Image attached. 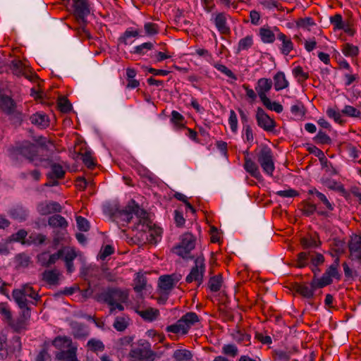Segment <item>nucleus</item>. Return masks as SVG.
Segmentation results:
<instances>
[{
  "mask_svg": "<svg viewBox=\"0 0 361 361\" xmlns=\"http://www.w3.org/2000/svg\"><path fill=\"white\" fill-rule=\"evenodd\" d=\"M261 102L267 109L278 114L281 113L283 110V106L280 103L272 102L269 97Z\"/></svg>",
  "mask_w": 361,
  "mask_h": 361,
  "instance_id": "obj_42",
  "label": "nucleus"
},
{
  "mask_svg": "<svg viewBox=\"0 0 361 361\" xmlns=\"http://www.w3.org/2000/svg\"><path fill=\"white\" fill-rule=\"evenodd\" d=\"M129 356L134 361H154L156 354L151 350V345L148 341L140 340L132 345Z\"/></svg>",
  "mask_w": 361,
  "mask_h": 361,
  "instance_id": "obj_6",
  "label": "nucleus"
},
{
  "mask_svg": "<svg viewBox=\"0 0 361 361\" xmlns=\"http://www.w3.org/2000/svg\"><path fill=\"white\" fill-rule=\"evenodd\" d=\"M257 161L263 171L267 175L271 176L275 169L271 150L267 147L261 149L257 157Z\"/></svg>",
  "mask_w": 361,
  "mask_h": 361,
  "instance_id": "obj_10",
  "label": "nucleus"
},
{
  "mask_svg": "<svg viewBox=\"0 0 361 361\" xmlns=\"http://www.w3.org/2000/svg\"><path fill=\"white\" fill-rule=\"evenodd\" d=\"M133 230L144 232L146 234V240L151 244H157L161 238L162 229L152 224L147 212L141 223L136 224L132 226Z\"/></svg>",
  "mask_w": 361,
  "mask_h": 361,
  "instance_id": "obj_4",
  "label": "nucleus"
},
{
  "mask_svg": "<svg viewBox=\"0 0 361 361\" xmlns=\"http://www.w3.org/2000/svg\"><path fill=\"white\" fill-rule=\"evenodd\" d=\"M48 224L53 228H66L68 222L64 217L59 214H54L49 218Z\"/></svg>",
  "mask_w": 361,
  "mask_h": 361,
  "instance_id": "obj_31",
  "label": "nucleus"
},
{
  "mask_svg": "<svg viewBox=\"0 0 361 361\" xmlns=\"http://www.w3.org/2000/svg\"><path fill=\"white\" fill-rule=\"evenodd\" d=\"M66 238H67V233H66L65 228L62 229L61 231H55L54 236L53 238V242H52L53 247L54 249L58 247L62 242L66 241Z\"/></svg>",
  "mask_w": 361,
  "mask_h": 361,
  "instance_id": "obj_45",
  "label": "nucleus"
},
{
  "mask_svg": "<svg viewBox=\"0 0 361 361\" xmlns=\"http://www.w3.org/2000/svg\"><path fill=\"white\" fill-rule=\"evenodd\" d=\"M245 170L258 180H262V176L257 164L250 158H245L244 164Z\"/></svg>",
  "mask_w": 361,
  "mask_h": 361,
  "instance_id": "obj_27",
  "label": "nucleus"
},
{
  "mask_svg": "<svg viewBox=\"0 0 361 361\" xmlns=\"http://www.w3.org/2000/svg\"><path fill=\"white\" fill-rule=\"evenodd\" d=\"M51 171L47 174L49 179H61L65 175V170L63 166L59 164H54L51 165Z\"/></svg>",
  "mask_w": 361,
  "mask_h": 361,
  "instance_id": "obj_34",
  "label": "nucleus"
},
{
  "mask_svg": "<svg viewBox=\"0 0 361 361\" xmlns=\"http://www.w3.org/2000/svg\"><path fill=\"white\" fill-rule=\"evenodd\" d=\"M253 44L252 37L251 36H246L245 37L241 39L238 43V49L239 50H246L251 47Z\"/></svg>",
  "mask_w": 361,
  "mask_h": 361,
  "instance_id": "obj_60",
  "label": "nucleus"
},
{
  "mask_svg": "<svg viewBox=\"0 0 361 361\" xmlns=\"http://www.w3.org/2000/svg\"><path fill=\"white\" fill-rule=\"evenodd\" d=\"M290 112L298 119L302 118L305 114L302 104L299 102L291 106Z\"/></svg>",
  "mask_w": 361,
  "mask_h": 361,
  "instance_id": "obj_49",
  "label": "nucleus"
},
{
  "mask_svg": "<svg viewBox=\"0 0 361 361\" xmlns=\"http://www.w3.org/2000/svg\"><path fill=\"white\" fill-rule=\"evenodd\" d=\"M8 214L13 219H16L20 221H25L28 215L27 211L20 206H17L11 209L8 212Z\"/></svg>",
  "mask_w": 361,
  "mask_h": 361,
  "instance_id": "obj_30",
  "label": "nucleus"
},
{
  "mask_svg": "<svg viewBox=\"0 0 361 361\" xmlns=\"http://www.w3.org/2000/svg\"><path fill=\"white\" fill-rule=\"evenodd\" d=\"M313 279L310 283V285L302 284L299 285L297 288L298 292L303 297L310 299L312 298L314 295V291L317 289L322 288V287H316L313 286Z\"/></svg>",
  "mask_w": 361,
  "mask_h": 361,
  "instance_id": "obj_28",
  "label": "nucleus"
},
{
  "mask_svg": "<svg viewBox=\"0 0 361 361\" xmlns=\"http://www.w3.org/2000/svg\"><path fill=\"white\" fill-rule=\"evenodd\" d=\"M134 216L135 222L133 226L137 223H141V220L147 216V212L140 208L134 200H131L124 209H118L114 214V219L122 226L130 223Z\"/></svg>",
  "mask_w": 361,
  "mask_h": 361,
  "instance_id": "obj_3",
  "label": "nucleus"
},
{
  "mask_svg": "<svg viewBox=\"0 0 361 361\" xmlns=\"http://www.w3.org/2000/svg\"><path fill=\"white\" fill-rule=\"evenodd\" d=\"M348 154L354 161H357L361 157V150L359 147L348 145L346 148Z\"/></svg>",
  "mask_w": 361,
  "mask_h": 361,
  "instance_id": "obj_55",
  "label": "nucleus"
},
{
  "mask_svg": "<svg viewBox=\"0 0 361 361\" xmlns=\"http://www.w3.org/2000/svg\"><path fill=\"white\" fill-rule=\"evenodd\" d=\"M192 355L190 350L186 349H178L173 352V358L176 361L190 360Z\"/></svg>",
  "mask_w": 361,
  "mask_h": 361,
  "instance_id": "obj_37",
  "label": "nucleus"
},
{
  "mask_svg": "<svg viewBox=\"0 0 361 361\" xmlns=\"http://www.w3.org/2000/svg\"><path fill=\"white\" fill-rule=\"evenodd\" d=\"M298 26L300 28L310 30V27L315 25L312 18H305L298 21Z\"/></svg>",
  "mask_w": 361,
  "mask_h": 361,
  "instance_id": "obj_62",
  "label": "nucleus"
},
{
  "mask_svg": "<svg viewBox=\"0 0 361 361\" xmlns=\"http://www.w3.org/2000/svg\"><path fill=\"white\" fill-rule=\"evenodd\" d=\"M256 120L259 127L267 132L274 131L276 122L261 107L256 111Z\"/></svg>",
  "mask_w": 361,
  "mask_h": 361,
  "instance_id": "obj_16",
  "label": "nucleus"
},
{
  "mask_svg": "<svg viewBox=\"0 0 361 361\" xmlns=\"http://www.w3.org/2000/svg\"><path fill=\"white\" fill-rule=\"evenodd\" d=\"M327 116L334 120L336 123L342 124L345 122L343 120L341 113L337 108L328 107L326 111Z\"/></svg>",
  "mask_w": 361,
  "mask_h": 361,
  "instance_id": "obj_35",
  "label": "nucleus"
},
{
  "mask_svg": "<svg viewBox=\"0 0 361 361\" xmlns=\"http://www.w3.org/2000/svg\"><path fill=\"white\" fill-rule=\"evenodd\" d=\"M0 110L11 118L22 119V114L18 109L16 103L9 96L0 94Z\"/></svg>",
  "mask_w": 361,
  "mask_h": 361,
  "instance_id": "obj_9",
  "label": "nucleus"
},
{
  "mask_svg": "<svg viewBox=\"0 0 361 361\" xmlns=\"http://www.w3.org/2000/svg\"><path fill=\"white\" fill-rule=\"evenodd\" d=\"M61 206L57 202H45L38 204L37 210L41 215H47L54 212H60Z\"/></svg>",
  "mask_w": 361,
  "mask_h": 361,
  "instance_id": "obj_21",
  "label": "nucleus"
},
{
  "mask_svg": "<svg viewBox=\"0 0 361 361\" xmlns=\"http://www.w3.org/2000/svg\"><path fill=\"white\" fill-rule=\"evenodd\" d=\"M180 275L171 274L161 276L159 279V287L166 293L170 291L180 281Z\"/></svg>",
  "mask_w": 361,
  "mask_h": 361,
  "instance_id": "obj_17",
  "label": "nucleus"
},
{
  "mask_svg": "<svg viewBox=\"0 0 361 361\" xmlns=\"http://www.w3.org/2000/svg\"><path fill=\"white\" fill-rule=\"evenodd\" d=\"M62 252V258L63 259L67 271L71 274L74 271L73 260L76 258L77 254L75 250L70 247H63L60 249Z\"/></svg>",
  "mask_w": 361,
  "mask_h": 361,
  "instance_id": "obj_18",
  "label": "nucleus"
},
{
  "mask_svg": "<svg viewBox=\"0 0 361 361\" xmlns=\"http://www.w3.org/2000/svg\"><path fill=\"white\" fill-rule=\"evenodd\" d=\"M349 258L352 261L361 262V235L353 233L348 242Z\"/></svg>",
  "mask_w": 361,
  "mask_h": 361,
  "instance_id": "obj_15",
  "label": "nucleus"
},
{
  "mask_svg": "<svg viewBox=\"0 0 361 361\" xmlns=\"http://www.w3.org/2000/svg\"><path fill=\"white\" fill-rule=\"evenodd\" d=\"M12 297L18 307L22 310L25 319L30 317V305H36L40 299L39 294L28 284H24L19 288L13 289Z\"/></svg>",
  "mask_w": 361,
  "mask_h": 361,
  "instance_id": "obj_1",
  "label": "nucleus"
},
{
  "mask_svg": "<svg viewBox=\"0 0 361 361\" xmlns=\"http://www.w3.org/2000/svg\"><path fill=\"white\" fill-rule=\"evenodd\" d=\"M82 160L84 164L89 169H92L95 166V163L90 152H85L82 154Z\"/></svg>",
  "mask_w": 361,
  "mask_h": 361,
  "instance_id": "obj_63",
  "label": "nucleus"
},
{
  "mask_svg": "<svg viewBox=\"0 0 361 361\" xmlns=\"http://www.w3.org/2000/svg\"><path fill=\"white\" fill-rule=\"evenodd\" d=\"M322 183L331 190H338L340 188V184L334 179L329 178L326 176H323L321 178Z\"/></svg>",
  "mask_w": 361,
  "mask_h": 361,
  "instance_id": "obj_56",
  "label": "nucleus"
},
{
  "mask_svg": "<svg viewBox=\"0 0 361 361\" xmlns=\"http://www.w3.org/2000/svg\"><path fill=\"white\" fill-rule=\"evenodd\" d=\"M214 22L221 34L226 33V16L224 13H219L214 18Z\"/></svg>",
  "mask_w": 361,
  "mask_h": 361,
  "instance_id": "obj_38",
  "label": "nucleus"
},
{
  "mask_svg": "<svg viewBox=\"0 0 361 361\" xmlns=\"http://www.w3.org/2000/svg\"><path fill=\"white\" fill-rule=\"evenodd\" d=\"M184 121L185 118L183 115H181L177 111H172L171 112V122L177 128H180L184 127Z\"/></svg>",
  "mask_w": 361,
  "mask_h": 361,
  "instance_id": "obj_48",
  "label": "nucleus"
},
{
  "mask_svg": "<svg viewBox=\"0 0 361 361\" xmlns=\"http://www.w3.org/2000/svg\"><path fill=\"white\" fill-rule=\"evenodd\" d=\"M10 354L6 337L4 336H0V359L5 360Z\"/></svg>",
  "mask_w": 361,
  "mask_h": 361,
  "instance_id": "obj_54",
  "label": "nucleus"
},
{
  "mask_svg": "<svg viewBox=\"0 0 361 361\" xmlns=\"http://www.w3.org/2000/svg\"><path fill=\"white\" fill-rule=\"evenodd\" d=\"M76 223L78 228L81 231H87L90 229L89 221L81 216L76 217Z\"/></svg>",
  "mask_w": 361,
  "mask_h": 361,
  "instance_id": "obj_61",
  "label": "nucleus"
},
{
  "mask_svg": "<svg viewBox=\"0 0 361 361\" xmlns=\"http://www.w3.org/2000/svg\"><path fill=\"white\" fill-rule=\"evenodd\" d=\"M222 283V276H216L212 277L209 281V288L212 292H217L219 290Z\"/></svg>",
  "mask_w": 361,
  "mask_h": 361,
  "instance_id": "obj_53",
  "label": "nucleus"
},
{
  "mask_svg": "<svg viewBox=\"0 0 361 361\" xmlns=\"http://www.w3.org/2000/svg\"><path fill=\"white\" fill-rule=\"evenodd\" d=\"M320 162L322 169L325 171L327 176H331L338 173L337 169L329 161H328L327 159H320Z\"/></svg>",
  "mask_w": 361,
  "mask_h": 361,
  "instance_id": "obj_43",
  "label": "nucleus"
},
{
  "mask_svg": "<svg viewBox=\"0 0 361 361\" xmlns=\"http://www.w3.org/2000/svg\"><path fill=\"white\" fill-rule=\"evenodd\" d=\"M32 124L35 126L44 129L49 126V119L48 116L43 112H36L30 117Z\"/></svg>",
  "mask_w": 361,
  "mask_h": 361,
  "instance_id": "obj_24",
  "label": "nucleus"
},
{
  "mask_svg": "<svg viewBox=\"0 0 361 361\" xmlns=\"http://www.w3.org/2000/svg\"><path fill=\"white\" fill-rule=\"evenodd\" d=\"M343 115L350 118H358L361 117V111L350 105H345L341 110Z\"/></svg>",
  "mask_w": 361,
  "mask_h": 361,
  "instance_id": "obj_39",
  "label": "nucleus"
},
{
  "mask_svg": "<svg viewBox=\"0 0 361 361\" xmlns=\"http://www.w3.org/2000/svg\"><path fill=\"white\" fill-rule=\"evenodd\" d=\"M87 346L93 352L103 351L104 350V343L98 339L91 338L87 341Z\"/></svg>",
  "mask_w": 361,
  "mask_h": 361,
  "instance_id": "obj_52",
  "label": "nucleus"
},
{
  "mask_svg": "<svg viewBox=\"0 0 361 361\" xmlns=\"http://www.w3.org/2000/svg\"><path fill=\"white\" fill-rule=\"evenodd\" d=\"M134 290L137 293L142 292L146 286V277L142 274H137L135 279Z\"/></svg>",
  "mask_w": 361,
  "mask_h": 361,
  "instance_id": "obj_50",
  "label": "nucleus"
},
{
  "mask_svg": "<svg viewBox=\"0 0 361 361\" xmlns=\"http://www.w3.org/2000/svg\"><path fill=\"white\" fill-rule=\"evenodd\" d=\"M58 107L61 112L67 113L71 109V104L67 99L61 98L58 102Z\"/></svg>",
  "mask_w": 361,
  "mask_h": 361,
  "instance_id": "obj_64",
  "label": "nucleus"
},
{
  "mask_svg": "<svg viewBox=\"0 0 361 361\" xmlns=\"http://www.w3.org/2000/svg\"><path fill=\"white\" fill-rule=\"evenodd\" d=\"M52 345L59 351H66L70 350L71 348L78 347L76 345L73 343L72 339L68 336H58L52 341Z\"/></svg>",
  "mask_w": 361,
  "mask_h": 361,
  "instance_id": "obj_20",
  "label": "nucleus"
},
{
  "mask_svg": "<svg viewBox=\"0 0 361 361\" xmlns=\"http://www.w3.org/2000/svg\"><path fill=\"white\" fill-rule=\"evenodd\" d=\"M261 40L266 44L273 43L276 39L274 32L267 27H262L259 30Z\"/></svg>",
  "mask_w": 361,
  "mask_h": 361,
  "instance_id": "obj_36",
  "label": "nucleus"
},
{
  "mask_svg": "<svg viewBox=\"0 0 361 361\" xmlns=\"http://www.w3.org/2000/svg\"><path fill=\"white\" fill-rule=\"evenodd\" d=\"M319 144H329L331 142L330 137L324 132L319 130L314 138Z\"/></svg>",
  "mask_w": 361,
  "mask_h": 361,
  "instance_id": "obj_58",
  "label": "nucleus"
},
{
  "mask_svg": "<svg viewBox=\"0 0 361 361\" xmlns=\"http://www.w3.org/2000/svg\"><path fill=\"white\" fill-rule=\"evenodd\" d=\"M274 88L276 91H280L288 87L289 82L286 78L283 72L279 71L274 76Z\"/></svg>",
  "mask_w": 361,
  "mask_h": 361,
  "instance_id": "obj_29",
  "label": "nucleus"
},
{
  "mask_svg": "<svg viewBox=\"0 0 361 361\" xmlns=\"http://www.w3.org/2000/svg\"><path fill=\"white\" fill-rule=\"evenodd\" d=\"M342 51L345 56L353 57L358 54L359 49L357 46L346 43L343 45Z\"/></svg>",
  "mask_w": 361,
  "mask_h": 361,
  "instance_id": "obj_51",
  "label": "nucleus"
},
{
  "mask_svg": "<svg viewBox=\"0 0 361 361\" xmlns=\"http://www.w3.org/2000/svg\"><path fill=\"white\" fill-rule=\"evenodd\" d=\"M96 299L99 302L107 304L110 314H115L116 311L124 310L123 303L128 301V293L118 288H107L98 294Z\"/></svg>",
  "mask_w": 361,
  "mask_h": 361,
  "instance_id": "obj_2",
  "label": "nucleus"
},
{
  "mask_svg": "<svg viewBox=\"0 0 361 361\" xmlns=\"http://www.w3.org/2000/svg\"><path fill=\"white\" fill-rule=\"evenodd\" d=\"M18 154L24 157L35 166H39L40 163L38 161L39 147L30 142H25L16 149Z\"/></svg>",
  "mask_w": 361,
  "mask_h": 361,
  "instance_id": "obj_11",
  "label": "nucleus"
},
{
  "mask_svg": "<svg viewBox=\"0 0 361 361\" xmlns=\"http://www.w3.org/2000/svg\"><path fill=\"white\" fill-rule=\"evenodd\" d=\"M77 350L78 347H73L66 351H58L55 354V358L59 361H78Z\"/></svg>",
  "mask_w": 361,
  "mask_h": 361,
  "instance_id": "obj_26",
  "label": "nucleus"
},
{
  "mask_svg": "<svg viewBox=\"0 0 361 361\" xmlns=\"http://www.w3.org/2000/svg\"><path fill=\"white\" fill-rule=\"evenodd\" d=\"M11 69L13 73L17 76L25 75V67L20 61H12L11 64Z\"/></svg>",
  "mask_w": 361,
  "mask_h": 361,
  "instance_id": "obj_47",
  "label": "nucleus"
},
{
  "mask_svg": "<svg viewBox=\"0 0 361 361\" xmlns=\"http://www.w3.org/2000/svg\"><path fill=\"white\" fill-rule=\"evenodd\" d=\"M75 16L79 23L78 28L80 35L90 37V32L85 26L87 23V17L90 13V8L87 0H73Z\"/></svg>",
  "mask_w": 361,
  "mask_h": 361,
  "instance_id": "obj_5",
  "label": "nucleus"
},
{
  "mask_svg": "<svg viewBox=\"0 0 361 361\" xmlns=\"http://www.w3.org/2000/svg\"><path fill=\"white\" fill-rule=\"evenodd\" d=\"M59 275L58 271L55 269L47 270L43 273V279L48 283L54 285L58 282Z\"/></svg>",
  "mask_w": 361,
  "mask_h": 361,
  "instance_id": "obj_41",
  "label": "nucleus"
},
{
  "mask_svg": "<svg viewBox=\"0 0 361 361\" xmlns=\"http://www.w3.org/2000/svg\"><path fill=\"white\" fill-rule=\"evenodd\" d=\"M272 81L269 78H260L258 80L255 90L261 101L268 98L267 93L271 89Z\"/></svg>",
  "mask_w": 361,
  "mask_h": 361,
  "instance_id": "obj_19",
  "label": "nucleus"
},
{
  "mask_svg": "<svg viewBox=\"0 0 361 361\" xmlns=\"http://www.w3.org/2000/svg\"><path fill=\"white\" fill-rule=\"evenodd\" d=\"M277 39L281 42V44L279 48L282 54L287 56L294 49V44L290 37L286 36L282 32H279L277 35Z\"/></svg>",
  "mask_w": 361,
  "mask_h": 361,
  "instance_id": "obj_22",
  "label": "nucleus"
},
{
  "mask_svg": "<svg viewBox=\"0 0 361 361\" xmlns=\"http://www.w3.org/2000/svg\"><path fill=\"white\" fill-rule=\"evenodd\" d=\"M28 319H25L22 314L21 317L17 319L16 320H13L11 318V319L8 321V323L15 331L18 332L25 328V321Z\"/></svg>",
  "mask_w": 361,
  "mask_h": 361,
  "instance_id": "obj_44",
  "label": "nucleus"
},
{
  "mask_svg": "<svg viewBox=\"0 0 361 361\" xmlns=\"http://www.w3.org/2000/svg\"><path fill=\"white\" fill-rule=\"evenodd\" d=\"M309 259H310V266H319L324 262V257L320 253L311 255L310 252H302L298 255L296 266L299 268L306 267L308 264Z\"/></svg>",
  "mask_w": 361,
  "mask_h": 361,
  "instance_id": "obj_14",
  "label": "nucleus"
},
{
  "mask_svg": "<svg viewBox=\"0 0 361 361\" xmlns=\"http://www.w3.org/2000/svg\"><path fill=\"white\" fill-rule=\"evenodd\" d=\"M228 123L230 125V128L232 133H237L238 132V118L236 114L234 111L231 110L230 111V115L228 118Z\"/></svg>",
  "mask_w": 361,
  "mask_h": 361,
  "instance_id": "obj_57",
  "label": "nucleus"
},
{
  "mask_svg": "<svg viewBox=\"0 0 361 361\" xmlns=\"http://www.w3.org/2000/svg\"><path fill=\"white\" fill-rule=\"evenodd\" d=\"M195 240L192 235L186 233L182 236L180 243L173 248V252L183 258H191L190 255L195 248Z\"/></svg>",
  "mask_w": 361,
  "mask_h": 361,
  "instance_id": "obj_8",
  "label": "nucleus"
},
{
  "mask_svg": "<svg viewBox=\"0 0 361 361\" xmlns=\"http://www.w3.org/2000/svg\"><path fill=\"white\" fill-rule=\"evenodd\" d=\"M205 271L204 259L202 257H198L195 260V266L192 268L190 274L186 276L187 283L197 281L200 286L203 280V276Z\"/></svg>",
  "mask_w": 361,
  "mask_h": 361,
  "instance_id": "obj_12",
  "label": "nucleus"
},
{
  "mask_svg": "<svg viewBox=\"0 0 361 361\" xmlns=\"http://www.w3.org/2000/svg\"><path fill=\"white\" fill-rule=\"evenodd\" d=\"M30 240L33 244L39 245L44 243L47 240V237L45 235L42 233H32L30 235Z\"/></svg>",
  "mask_w": 361,
  "mask_h": 361,
  "instance_id": "obj_59",
  "label": "nucleus"
},
{
  "mask_svg": "<svg viewBox=\"0 0 361 361\" xmlns=\"http://www.w3.org/2000/svg\"><path fill=\"white\" fill-rule=\"evenodd\" d=\"M137 313L145 321L152 322L159 315V311L154 308H147L144 310H137Z\"/></svg>",
  "mask_w": 361,
  "mask_h": 361,
  "instance_id": "obj_33",
  "label": "nucleus"
},
{
  "mask_svg": "<svg viewBox=\"0 0 361 361\" xmlns=\"http://www.w3.org/2000/svg\"><path fill=\"white\" fill-rule=\"evenodd\" d=\"M333 279L340 280L341 274L334 267L329 266L320 278H313V286L316 287H325L333 282Z\"/></svg>",
  "mask_w": 361,
  "mask_h": 361,
  "instance_id": "obj_13",
  "label": "nucleus"
},
{
  "mask_svg": "<svg viewBox=\"0 0 361 361\" xmlns=\"http://www.w3.org/2000/svg\"><path fill=\"white\" fill-rule=\"evenodd\" d=\"M22 348V343L20 337L18 336H14L10 341V345L8 349L11 354L19 353Z\"/></svg>",
  "mask_w": 361,
  "mask_h": 361,
  "instance_id": "obj_40",
  "label": "nucleus"
},
{
  "mask_svg": "<svg viewBox=\"0 0 361 361\" xmlns=\"http://www.w3.org/2000/svg\"><path fill=\"white\" fill-rule=\"evenodd\" d=\"M71 331L73 336L76 338H85L89 335L87 326L78 322L71 323Z\"/></svg>",
  "mask_w": 361,
  "mask_h": 361,
  "instance_id": "obj_25",
  "label": "nucleus"
},
{
  "mask_svg": "<svg viewBox=\"0 0 361 361\" xmlns=\"http://www.w3.org/2000/svg\"><path fill=\"white\" fill-rule=\"evenodd\" d=\"M129 319L125 317H117L113 324L118 331H123L128 326Z\"/></svg>",
  "mask_w": 361,
  "mask_h": 361,
  "instance_id": "obj_46",
  "label": "nucleus"
},
{
  "mask_svg": "<svg viewBox=\"0 0 361 361\" xmlns=\"http://www.w3.org/2000/svg\"><path fill=\"white\" fill-rule=\"evenodd\" d=\"M331 23L334 26V30H342L348 35H353V30L348 22L343 20L341 14H336L330 18Z\"/></svg>",
  "mask_w": 361,
  "mask_h": 361,
  "instance_id": "obj_23",
  "label": "nucleus"
},
{
  "mask_svg": "<svg viewBox=\"0 0 361 361\" xmlns=\"http://www.w3.org/2000/svg\"><path fill=\"white\" fill-rule=\"evenodd\" d=\"M229 334L233 340L238 343H241L245 341L250 342V335L245 334L238 327L232 329Z\"/></svg>",
  "mask_w": 361,
  "mask_h": 361,
  "instance_id": "obj_32",
  "label": "nucleus"
},
{
  "mask_svg": "<svg viewBox=\"0 0 361 361\" xmlns=\"http://www.w3.org/2000/svg\"><path fill=\"white\" fill-rule=\"evenodd\" d=\"M198 316L195 312H188L175 324L167 326L166 331L173 334H186L192 325L198 322Z\"/></svg>",
  "mask_w": 361,
  "mask_h": 361,
  "instance_id": "obj_7",
  "label": "nucleus"
}]
</instances>
